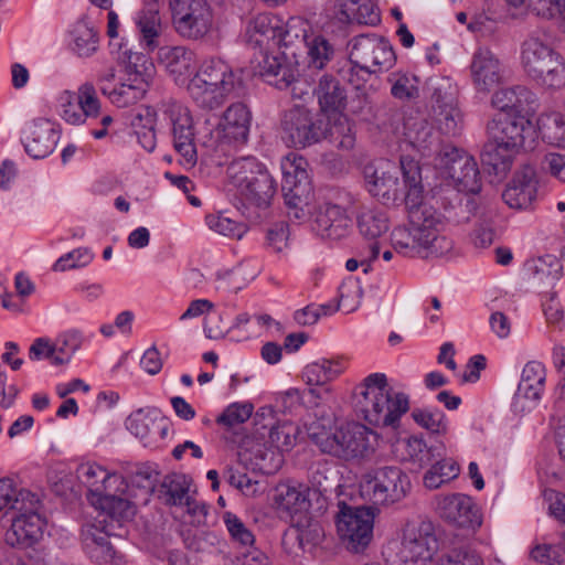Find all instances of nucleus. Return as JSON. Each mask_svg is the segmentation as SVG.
<instances>
[{
	"label": "nucleus",
	"mask_w": 565,
	"mask_h": 565,
	"mask_svg": "<svg viewBox=\"0 0 565 565\" xmlns=\"http://www.w3.org/2000/svg\"><path fill=\"white\" fill-rule=\"evenodd\" d=\"M163 116L172 127V139L175 151L181 156V163L192 168L198 161L194 141L193 118L188 107L175 100L163 104Z\"/></svg>",
	"instance_id": "14"
},
{
	"label": "nucleus",
	"mask_w": 565,
	"mask_h": 565,
	"mask_svg": "<svg viewBox=\"0 0 565 565\" xmlns=\"http://www.w3.org/2000/svg\"><path fill=\"white\" fill-rule=\"evenodd\" d=\"M435 503L439 516L457 527L476 530L482 523L478 505L467 494L437 495Z\"/></svg>",
	"instance_id": "16"
},
{
	"label": "nucleus",
	"mask_w": 565,
	"mask_h": 565,
	"mask_svg": "<svg viewBox=\"0 0 565 565\" xmlns=\"http://www.w3.org/2000/svg\"><path fill=\"white\" fill-rule=\"evenodd\" d=\"M412 417L416 424L434 434L446 431L445 414L439 409L415 408Z\"/></svg>",
	"instance_id": "59"
},
{
	"label": "nucleus",
	"mask_w": 565,
	"mask_h": 565,
	"mask_svg": "<svg viewBox=\"0 0 565 565\" xmlns=\"http://www.w3.org/2000/svg\"><path fill=\"white\" fill-rule=\"evenodd\" d=\"M537 128L542 138L550 145L565 147V116L551 113L539 118Z\"/></svg>",
	"instance_id": "48"
},
{
	"label": "nucleus",
	"mask_w": 565,
	"mask_h": 565,
	"mask_svg": "<svg viewBox=\"0 0 565 565\" xmlns=\"http://www.w3.org/2000/svg\"><path fill=\"white\" fill-rule=\"evenodd\" d=\"M401 170L403 188L399 185L396 168L390 161L364 167L366 186L372 196L387 206L404 202L408 209V223L394 227L391 233L393 248L406 257L428 258L448 254L454 243L441 234L443 215L431 205L420 202L424 188L418 162L402 157Z\"/></svg>",
	"instance_id": "1"
},
{
	"label": "nucleus",
	"mask_w": 565,
	"mask_h": 565,
	"mask_svg": "<svg viewBox=\"0 0 565 565\" xmlns=\"http://www.w3.org/2000/svg\"><path fill=\"white\" fill-rule=\"evenodd\" d=\"M531 554L542 564L565 565V535L557 544L536 546Z\"/></svg>",
	"instance_id": "62"
},
{
	"label": "nucleus",
	"mask_w": 565,
	"mask_h": 565,
	"mask_svg": "<svg viewBox=\"0 0 565 565\" xmlns=\"http://www.w3.org/2000/svg\"><path fill=\"white\" fill-rule=\"evenodd\" d=\"M280 24L276 17L268 14L256 17L247 26V42L264 51L277 47L278 38L280 36Z\"/></svg>",
	"instance_id": "32"
},
{
	"label": "nucleus",
	"mask_w": 565,
	"mask_h": 565,
	"mask_svg": "<svg viewBox=\"0 0 565 565\" xmlns=\"http://www.w3.org/2000/svg\"><path fill=\"white\" fill-rule=\"evenodd\" d=\"M309 488L301 483L282 482L276 486L273 501L277 511L290 515L309 510Z\"/></svg>",
	"instance_id": "28"
},
{
	"label": "nucleus",
	"mask_w": 565,
	"mask_h": 565,
	"mask_svg": "<svg viewBox=\"0 0 565 565\" xmlns=\"http://www.w3.org/2000/svg\"><path fill=\"white\" fill-rule=\"evenodd\" d=\"M147 90V83L143 77L135 75L131 78H120L114 87L102 88V94L118 107H128L141 99Z\"/></svg>",
	"instance_id": "35"
},
{
	"label": "nucleus",
	"mask_w": 565,
	"mask_h": 565,
	"mask_svg": "<svg viewBox=\"0 0 565 565\" xmlns=\"http://www.w3.org/2000/svg\"><path fill=\"white\" fill-rule=\"evenodd\" d=\"M545 367L536 361L529 362L522 371L521 381L514 395V405L522 401L536 403L540 401L545 386Z\"/></svg>",
	"instance_id": "31"
},
{
	"label": "nucleus",
	"mask_w": 565,
	"mask_h": 565,
	"mask_svg": "<svg viewBox=\"0 0 565 565\" xmlns=\"http://www.w3.org/2000/svg\"><path fill=\"white\" fill-rule=\"evenodd\" d=\"M258 68L259 76L279 89H285L297 82L295 70L285 62L282 56L269 54L268 51H265Z\"/></svg>",
	"instance_id": "34"
},
{
	"label": "nucleus",
	"mask_w": 565,
	"mask_h": 565,
	"mask_svg": "<svg viewBox=\"0 0 565 565\" xmlns=\"http://www.w3.org/2000/svg\"><path fill=\"white\" fill-rule=\"evenodd\" d=\"M297 427L290 422L271 425L269 428V443L279 451H288L296 443Z\"/></svg>",
	"instance_id": "56"
},
{
	"label": "nucleus",
	"mask_w": 565,
	"mask_h": 565,
	"mask_svg": "<svg viewBox=\"0 0 565 565\" xmlns=\"http://www.w3.org/2000/svg\"><path fill=\"white\" fill-rule=\"evenodd\" d=\"M391 84V94L402 102H411L419 97L418 78L415 75L394 72L387 77Z\"/></svg>",
	"instance_id": "49"
},
{
	"label": "nucleus",
	"mask_w": 565,
	"mask_h": 565,
	"mask_svg": "<svg viewBox=\"0 0 565 565\" xmlns=\"http://www.w3.org/2000/svg\"><path fill=\"white\" fill-rule=\"evenodd\" d=\"M227 174L245 204L260 210L269 207L277 184L257 159L245 157L234 160L227 168Z\"/></svg>",
	"instance_id": "5"
},
{
	"label": "nucleus",
	"mask_w": 565,
	"mask_h": 565,
	"mask_svg": "<svg viewBox=\"0 0 565 565\" xmlns=\"http://www.w3.org/2000/svg\"><path fill=\"white\" fill-rule=\"evenodd\" d=\"M516 151L503 148V145L495 142L488 137L481 151V162L489 168V172L495 175L507 173L512 164V160Z\"/></svg>",
	"instance_id": "39"
},
{
	"label": "nucleus",
	"mask_w": 565,
	"mask_h": 565,
	"mask_svg": "<svg viewBox=\"0 0 565 565\" xmlns=\"http://www.w3.org/2000/svg\"><path fill=\"white\" fill-rule=\"evenodd\" d=\"M537 193L536 173L533 167L524 166L518 171L502 193L503 201L512 209H527Z\"/></svg>",
	"instance_id": "20"
},
{
	"label": "nucleus",
	"mask_w": 565,
	"mask_h": 565,
	"mask_svg": "<svg viewBox=\"0 0 565 565\" xmlns=\"http://www.w3.org/2000/svg\"><path fill=\"white\" fill-rule=\"evenodd\" d=\"M302 405L310 409H320V416L323 422L330 426L332 419L330 413L332 405L335 404L337 397L330 384L312 385L301 391Z\"/></svg>",
	"instance_id": "37"
},
{
	"label": "nucleus",
	"mask_w": 565,
	"mask_h": 565,
	"mask_svg": "<svg viewBox=\"0 0 565 565\" xmlns=\"http://www.w3.org/2000/svg\"><path fill=\"white\" fill-rule=\"evenodd\" d=\"M435 169L452 181L459 192L476 194L481 190V178L473 157L454 145H446L434 160Z\"/></svg>",
	"instance_id": "8"
},
{
	"label": "nucleus",
	"mask_w": 565,
	"mask_h": 565,
	"mask_svg": "<svg viewBox=\"0 0 565 565\" xmlns=\"http://www.w3.org/2000/svg\"><path fill=\"white\" fill-rule=\"evenodd\" d=\"M408 476L397 466L371 469L362 476L361 495L373 504L390 505L402 501L411 491Z\"/></svg>",
	"instance_id": "7"
},
{
	"label": "nucleus",
	"mask_w": 565,
	"mask_h": 565,
	"mask_svg": "<svg viewBox=\"0 0 565 565\" xmlns=\"http://www.w3.org/2000/svg\"><path fill=\"white\" fill-rule=\"evenodd\" d=\"M175 32L188 40H202L212 30L213 10L207 0H170Z\"/></svg>",
	"instance_id": "9"
},
{
	"label": "nucleus",
	"mask_w": 565,
	"mask_h": 565,
	"mask_svg": "<svg viewBox=\"0 0 565 565\" xmlns=\"http://www.w3.org/2000/svg\"><path fill=\"white\" fill-rule=\"evenodd\" d=\"M205 222L210 230L231 238L241 239L247 230L245 224L223 214H210L205 217Z\"/></svg>",
	"instance_id": "54"
},
{
	"label": "nucleus",
	"mask_w": 565,
	"mask_h": 565,
	"mask_svg": "<svg viewBox=\"0 0 565 565\" xmlns=\"http://www.w3.org/2000/svg\"><path fill=\"white\" fill-rule=\"evenodd\" d=\"M438 551L435 525L429 520L406 522L398 556L406 565L430 561Z\"/></svg>",
	"instance_id": "13"
},
{
	"label": "nucleus",
	"mask_w": 565,
	"mask_h": 565,
	"mask_svg": "<svg viewBox=\"0 0 565 565\" xmlns=\"http://www.w3.org/2000/svg\"><path fill=\"white\" fill-rule=\"evenodd\" d=\"M188 90L194 103L204 109H215L222 106L231 90H223L220 86L202 83L200 78H192Z\"/></svg>",
	"instance_id": "40"
},
{
	"label": "nucleus",
	"mask_w": 565,
	"mask_h": 565,
	"mask_svg": "<svg viewBox=\"0 0 565 565\" xmlns=\"http://www.w3.org/2000/svg\"><path fill=\"white\" fill-rule=\"evenodd\" d=\"M55 353L56 348L47 339L38 338L31 345L29 355L31 360L51 359L54 365H62L70 361V354L64 358L55 355Z\"/></svg>",
	"instance_id": "64"
},
{
	"label": "nucleus",
	"mask_w": 565,
	"mask_h": 565,
	"mask_svg": "<svg viewBox=\"0 0 565 565\" xmlns=\"http://www.w3.org/2000/svg\"><path fill=\"white\" fill-rule=\"evenodd\" d=\"M491 103L499 110L513 111L518 116H532L539 106L536 95L522 85L498 89Z\"/></svg>",
	"instance_id": "21"
},
{
	"label": "nucleus",
	"mask_w": 565,
	"mask_h": 565,
	"mask_svg": "<svg viewBox=\"0 0 565 565\" xmlns=\"http://www.w3.org/2000/svg\"><path fill=\"white\" fill-rule=\"evenodd\" d=\"M75 99L78 102L79 109L85 118H96L99 115L100 104L97 98L96 88L92 83L86 82L82 84L77 95H75Z\"/></svg>",
	"instance_id": "61"
},
{
	"label": "nucleus",
	"mask_w": 565,
	"mask_h": 565,
	"mask_svg": "<svg viewBox=\"0 0 565 565\" xmlns=\"http://www.w3.org/2000/svg\"><path fill=\"white\" fill-rule=\"evenodd\" d=\"M374 513L372 508L349 507L342 503L337 529L342 543L352 553H363L373 540Z\"/></svg>",
	"instance_id": "10"
},
{
	"label": "nucleus",
	"mask_w": 565,
	"mask_h": 565,
	"mask_svg": "<svg viewBox=\"0 0 565 565\" xmlns=\"http://www.w3.org/2000/svg\"><path fill=\"white\" fill-rule=\"evenodd\" d=\"M126 428L140 440L145 441V445L150 443L152 435V428L156 422L146 413L142 408L131 413L126 422Z\"/></svg>",
	"instance_id": "55"
},
{
	"label": "nucleus",
	"mask_w": 565,
	"mask_h": 565,
	"mask_svg": "<svg viewBox=\"0 0 565 565\" xmlns=\"http://www.w3.org/2000/svg\"><path fill=\"white\" fill-rule=\"evenodd\" d=\"M322 111H341L345 108L348 96L344 87L334 77L323 75L313 89Z\"/></svg>",
	"instance_id": "36"
},
{
	"label": "nucleus",
	"mask_w": 565,
	"mask_h": 565,
	"mask_svg": "<svg viewBox=\"0 0 565 565\" xmlns=\"http://www.w3.org/2000/svg\"><path fill=\"white\" fill-rule=\"evenodd\" d=\"M358 228L364 238L374 243L388 231L390 220L383 210L365 209L358 215Z\"/></svg>",
	"instance_id": "43"
},
{
	"label": "nucleus",
	"mask_w": 565,
	"mask_h": 565,
	"mask_svg": "<svg viewBox=\"0 0 565 565\" xmlns=\"http://www.w3.org/2000/svg\"><path fill=\"white\" fill-rule=\"evenodd\" d=\"M193 78H200L202 83L220 86L223 90L231 92L236 90L242 85L241 77L221 58L206 61Z\"/></svg>",
	"instance_id": "33"
},
{
	"label": "nucleus",
	"mask_w": 565,
	"mask_h": 565,
	"mask_svg": "<svg viewBox=\"0 0 565 565\" xmlns=\"http://www.w3.org/2000/svg\"><path fill=\"white\" fill-rule=\"evenodd\" d=\"M159 0H146L142 10L138 14L137 25L142 41L149 47H154L156 39L161 33Z\"/></svg>",
	"instance_id": "38"
},
{
	"label": "nucleus",
	"mask_w": 565,
	"mask_h": 565,
	"mask_svg": "<svg viewBox=\"0 0 565 565\" xmlns=\"http://www.w3.org/2000/svg\"><path fill=\"white\" fill-rule=\"evenodd\" d=\"M279 134L288 148L305 149L323 139L326 119L306 106L294 105L280 113Z\"/></svg>",
	"instance_id": "6"
},
{
	"label": "nucleus",
	"mask_w": 565,
	"mask_h": 565,
	"mask_svg": "<svg viewBox=\"0 0 565 565\" xmlns=\"http://www.w3.org/2000/svg\"><path fill=\"white\" fill-rule=\"evenodd\" d=\"M308 433L322 452L344 460L365 458L374 451L375 434L360 423H347L334 431L327 430L326 423H312Z\"/></svg>",
	"instance_id": "4"
},
{
	"label": "nucleus",
	"mask_w": 565,
	"mask_h": 565,
	"mask_svg": "<svg viewBox=\"0 0 565 565\" xmlns=\"http://www.w3.org/2000/svg\"><path fill=\"white\" fill-rule=\"evenodd\" d=\"M36 504L28 505L12 516L11 526L6 532V543L12 547L28 548L35 545L43 534L44 520L36 512Z\"/></svg>",
	"instance_id": "18"
},
{
	"label": "nucleus",
	"mask_w": 565,
	"mask_h": 565,
	"mask_svg": "<svg viewBox=\"0 0 565 565\" xmlns=\"http://www.w3.org/2000/svg\"><path fill=\"white\" fill-rule=\"evenodd\" d=\"M334 363L327 359H321L308 364L302 372V377L308 386L329 384L335 379L340 371L333 367Z\"/></svg>",
	"instance_id": "50"
},
{
	"label": "nucleus",
	"mask_w": 565,
	"mask_h": 565,
	"mask_svg": "<svg viewBox=\"0 0 565 565\" xmlns=\"http://www.w3.org/2000/svg\"><path fill=\"white\" fill-rule=\"evenodd\" d=\"M316 230L322 238L341 239L351 230V218L344 207L333 203L320 205L316 213Z\"/></svg>",
	"instance_id": "22"
},
{
	"label": "nucleus",
	"mask_w": 565,
	"mask_h": 565,
	"mask_svg": "<svg viewBox=\"0 0 565 565\" xmlns=\"http://www.w3.org/2000/svg\"><path fill=\"white\" fill-rule=\"evenodd\" d=\"M430 107L443 134H459L462 116L457 107L456 89L448 81L441 79L431 86Z\"/></svg>",
	"instance_id": "15"
},
{
	"label": "nucleus",
	"mask_w": 565,
	"mask_h": 565,
	"mask_svg": "<svg viewBox=\"0 0 565 565\" xmlns=\"http://www.w3.org/2000/svg\"><path fill=\"white\" fill-rule=\"evenodd\" d=\"M92 252L86 247H79L61 256L53 265L54 271H66L70 269L87 266L93 259Z\"/></svg>",
	"instance_id": "58"
},
{
	"label": "nucleus",
	"mask_w": 565,
	"mask_h": 565,
	"mask_svg": "<svg viewBox=\"0 0 565 565\" xmlns=\"http://www.w3.org/2000/svg\"><path fill=\"white\" fill-rule=\"evenodd\" d=\"M356 391L355 412L370 425L397 428L401 417L409 411L408 396L394 392L383 373L370 374Z\"/></svg>",
	"instance_id": "2"
},
{
	"label": "nucleus",
	"mask_w": 565,
	"mask_h": 565,
	"mask_svg": "<svg viewBox=\"0 0 565 565\" xmlns=\"http://www.w3.org/2000/svg\"><path fill=\"white\" fill-rule=\"evenodd\" d=\"M253 413V405L245 403L238 404L233 403L228 405L224 412L216 418L218 425L226 426L228 428L245 423Z\"/></svg>",
	"instance_id": "63"
},
{
	"label": "nucleus",
	"mask_w": 565,
	"mask_h": 565,
	"mask_svg": "<svg viewBox=\"0 0 565 565\" xmlns=\"http://www.w3.org/2000/svg\"><path fill=\"white\" fill-rule=\"evenodd\" d=\"M58 136L52 122L44 118L35 119L23 139L25 152L33 159H43L53 152Z\"/></svg>",
	"instance_id": "25"
},
{
	"label": "nucleus",
	"mask_w": 565,
	"mask_h": 565,
	"mask_svg": "<svg viewBox=\"0 0 565 565\" xmlns=\"http://www.w3.org/2000/svg\"><path fill=\"white\" fill-rule=\"evenodd\" d=\"M521 63L527 76L540 86L547 89L565 86V60L546 33L535 31L523 41Z\"/></svg>",
	"instance_id": "3"
},
{
	"label": "nucleus",
	"mask_w": 565,
	"mask_h": 565,
	"mask_svg": "<svg viewBox=\"0 0 565 565\" xmlns=\"http://www.w3.org/2000/svg\"><path fill=\"white\" fill-rule=\"evenodd\" d=\"M435 565H483V561L475 550L459 547L441 555Z\"/></svg>",
	"instance_id": "60"
},
{
	"label": "nucleus",
	"mask_w": 565,
	"mask_h": 565,
	"mask_svg": "<svg viewBox=\"0 0 565 565\" xmlns=\"http://www.w3.org/2000/svg\"><path fill=\"white\" fill-rule=\"evenodd\" d=\"M38 503L35 495L25 489H18L10 478L0 479V510L22 512L28 505Z\"/></svg>",
	"instance_id": "42"
},
{
	"label": "nucleus",
	"mask_w": 565,
	"mask_h": 565,
	"mask_svg": "<svg viewBox=\"0 0 565 565\" xmlns=\"http://www.w3.org/2000/svg\"><path fill=\"white\" fill-rule=\"evenodd\" d=\"M110 536H121L109 529L106 520H97L96 524H88L82 530V543L86 555L96 563H108L116 555L110 543Z\"/></svg>",
	"instance_id": "19"
},
{
	"label": "nucleus",
	"mask_w": 565,
	"mask_h": 565,
	"mask_svg": "<svg viewBox=\"0 0 565 565\" xmlns=\"http://www.w3.org/2000/svg\"><path fill=\"white\" fill-rule=\"evenodd\" d=\"M223 521L233 542L243 547H252L254 545V534L236 514L225 512Z\"/></svg>",
	"instance_id": "57"
},
{
	"label": "nucleus",
	"mask_w": 565,
	"mask_h": 565,
	"mask_svg": "<svg viewBox=\"0 0 565 565\" xmlns=\"http://www.w3.org/2000/svg\"><path fill=\"white\" fill-rule=\"evenodd\" d=\"M335 15L348 23L375 26L381 22L380 9L373 0H338Z\"/></svg>",
	"instance_id": "30"
},
{
	"label": "nucleus",
	"mask_w": 565,
	"mask_h": 565,
	"mask_svg": "<svg viewBox=\"0 0 565 565\" xmlns=\"http://www.w3.org/2000/svg\"><path fill=\"white\" fill-rule=\"evenodd\" d=\"M529 117L495 115L487 125L488 137L512 151L532 150L537 139V128Z\"/></svg>",
	"instance_id": "12"
},
{
	"label": "nucleus",
	"mask_w": 565,
	"mask_h": 565,
	"mask_svg": "<svg viewBox=\"0 0 565 565\" xmlns=\"http://www.w3.org/2000/svg\"><path fill=\"white\" fill-rule=\"evenodd\" d=\"M158 471L148 463H136L127 470V477L132 488L142 491L143 502H148L158 482Z\"/></svg>",
	"instance_id": "47"
},
{
	"label": "nucleus",
	"mask_w": 565,
	"mask_h": 565,
	"mask_svg": "<svg viewBox=\"0 0 565 565\" xmlns=\"http://www.w3.org/2000/svg\"><path fill=\"white\" fill-rule=\"evenodd\" d=\"M190 483L182 473L167 475L158 489L159 497L168 505H183L189 494Z\"/></svg>",
	"instance_id": "45"
},
{
	"label": "nucleus",
	"mask_w": 565,
	"mask_h": 565,
	"mask_svg": "<svg viewBox=\"0 0 565 565\" xmlns=\"http://www.w3.org/2000/svg\"><path fill=\"white\" fill-rule=\"evenodd\" d=\"M74 51L78 56L88 57L97 50L98 38L93 26L78 22L73 30Z\"/></svg>",
	"instance_id": "51"
},
{
	"label": "nucleus",
	"mask_w": 565,
	"mask_h": 565,
	"mask_svg": "<svg viewBox=\"0 0 565 565\" xmlns=\"http://www.w3.org/2000/svg\"><path fill=\"white\" fill-rule=\"evenodd\" d=\"M90 504L100 511L99 516L106 520L109 529H121L122 523L131 520L136 513L135 505L125 498L108 490L98 498L90 499Z\"/></svg>",
	"instance_id": "27"
},
{
	"label": "nucleus",
	"mask_w": 565,
	"mask_h": 565,
	"mask_svg": "<svg viewBox=\"0 0 565 565\" xmlns=\"http://www.w3.org/2000/svg\"><path fill=\"white\" fill-rule=\"evenodd\" d=\"M350 61L360 70L372 74L390 70L396 62L390 41L375 33H365L351 40Z\"/></svg>",
	"instance_id": "11"
},
{
	"label": "nucleus",
	"mask_w": 565,
	"mask_h": 565,
	"mask_svg": "<svg viewBox=\"0 0 565 565\" xmlns=\"http://www.w3.org/2000/svg\"><path fill=\"white\" fill-rule=\"evenodd\" d=\"M159 55L167 71L177 77L189 76L194 71L193 53L184 46L162 47Z\"/></svg>",
	"instance_id": "41"
},
{
	"label": "nucleus",
	"mask_w": 565,
	"mask_h": 565,
	"mask_svg": "<svg viewBox=\"0 0 565 565\" xmlns=\"http://www.w3.org/2000/svg\"><path fill=\"white\" fill-rule=\"evenodd\" d=\"M320 537L321 530L318 524H312L307 527L296 525L285 532L282 543L286 545L289 543H297L299 548L305 551L308 545L318 544Z\"/></svg>",
	"instance_id": "53"
},
{
	"label": "nucleus",
	"mask_w": 565,
	"mask_h": 565,
	"mask_svg": "<svg viewBox=\"0 0 565 565\" xmlns=\"http://www.w3.org/2000/svg\"><path fill=\"white\" fill-rule=\"evenodd\" d=\"M527 269L537 277L539 279H543V277L551 278L553 280H558L563 275V265L558 257L555 255H544L536 259H533L526 264Z\"/></svg>",
	"instance_id": "52"
},
{
	"label": "nucleus",
	"mask_w": 565,
	"mask_h": 565,
	"mask_svg": "<svg viewBox=\"0 0 565 565\" xmlns=\"http://www.w3.org/2000/svg\"><path fill=\"white\" fill-rule=\"evenodd\" d=\"M78 480L87 488L86 498H98L104 492L111 490L113 486L122 483L121 477L116 473H108L97 463H83L77 468Z\"/></svg>",
	"instance_id": "29"
},
{
	"label": "nucleus",
	"mask_w": 565,
	"mask_h": 565,
	"mask_svg": "<svg viewBox=\"0 0 565 565\" xmlns=\"http://www.w3.org/2000/svg\"><path fill=\"white\" fill-rule=\"evenodd\" d=\"M300 43L307 49L308 66L311 68L322 70L333 56V46L322 35L308 36L303 33Z\"/></svg>",
	"instance_id": "44"
},
{
	"label": "nucleus",
	"mask_w": 565,
	"mask_h": 565,
	"mask_svg": "<svg viewBox=\"0 0 565 565\" xmlns=\"http://www.w3.org/2000/svg\"><path fill=\"white\" fill-rule=\"evenodd\" d=\"M281 192L287 206L295 210V217L299 218V211L307 205L312 196L311 182L303 169L295 168L285 171L281 182Z\"/></svg>",
	"instance_id": "26"
},
{
	"label": "nucleus",
	"mask_w": 565,
	"mask_h": 565,
	"mask_svg": "<svg viewBox=\"0 0 565 565\" xmlns=\"http://www.w3.org/2000/svg\"><path fill=\"white\" fill-rule=\"evenodd\" d=\"M471 77L479 92L489 93L502 81V66L498 57L487 49L478 50L470 64Z\"/></svg>",
	"instance_id": "23"
},
{
	"label": "nucleus",
	"mask_w": 565,
	"mask_h": 565,
	"mask_svg": "<svg viewBox=\"0 0 565 565\" xmlns=\"http://www.w3.org/2000/svg\"><path fill=\"white\" fill-rule=\"evenodd\" d=\"M327 139L332 146L342 150H351L355 145V132L352 122L344 116H340L329 124L326 121Z\"/></svg>",
	"instance_id": "46"
},
{
	"label": "nucleus",
	"mask_w": 565,
	"mask_h": 565,
	"mask_svg": "<svg viewBox=\"0 0 565 565\" xmlns=\"http://www.w3.org/2000/svg\"><path fill=\"white\" fill-rule=\"evenodd\" d=\"M404 140L428 163L434 164L437 154L447 143L441 142L438 132L429 121L420 116L407 117L404 121Z\"/></svg>",
	"instance_id": "17"
},
{
	"label": "nucleus",
	"mask_w": 565,
	"mask_h": 565,
	"mask_svg": "<svg viewBox=\"0 0 565 565\" xmlns=\"http://www.w3.org/2000/svg\"><path fill=\"white\" fill-rule=\"evenodd\" d=\"M252 124V113L244 103H234L224 111L218 127L228 142H247Z\"/></svg>",
	"instance_id": "24"
}]
</instances>
